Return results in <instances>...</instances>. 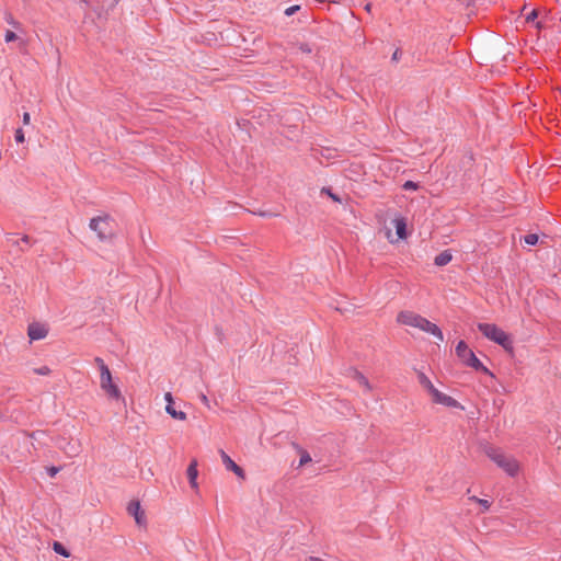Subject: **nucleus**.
<instances>
[{
    "label": "nucleus",
    "instance_id": "1",
    "mask_svg": "<svg viewBox=\"0 0 561 561\" xmlns=\"http://www.w3.org/2000/svg\"><path fill=\"white\" fill-rule=\"evenodd\" d=\"M398 322L404 325L417 328L434 335L438 341L444 340L442 330L433 322L412 311H401L397 318Z\"/></svg>",
    "mask_w": 561,
    "mask_h": 561
},
{
    "label": "nucleus",
    "instance_id": "2",
    "mask_svg": "<svg viewBox=\"0 0 561 561\" xmlns=\"http://www.w3.org/2000/svg\"><path fill=\"white\" fill-rule=\"evenodd\" d=\"M478 330L489 340L501 345L510 354L514 353L513 341L508 334L493 323H478Z\"/></svg>",
    "mask_w": 561,
    "mask_h": 561
},
{
    "label": "nucleus",
    "instance_id": "3",
    "mask_svg": "<svg viewBox=\"0 0 561 561\" xmlns=\"http://www.w3.org/2000/svg\"><path fill=\"white\" fill-rule=\"evenodd\" d=\"M113 224L114 219L110 215H103L92 218L89 227L96 233L100 241H107L115 237Z\"/></svg>",
    "mask_w": 561,
    "mask_h": 561
},
{
    "label": "nucleus",
    "instance_id": "4",
    "mask_svg": "<svg viewBox=\"0 0 561 561\" xmlns=\"http://www.w3.org/2000/svg\"><path fill=\"white\" fill-rule=\"evenodd\" d=\"M486 456L502 468L508 476L515 477L518 472V462L513 457L505 456L500 449L489 446L485 448Z\"/></svg>",
    "mask_w": 561,
    "mask_h": 561
},
{
    "label": "nucleus",
    "instance_id": "5",
    "mask_svg": "<svg viewBox=\"0 0 561 561\" xmlns=\"http://www.w3.org/2000/svg\"><path fill=\"white\" fill-rule=\"evenodd\" d=\"M456 354L466 366L485 375L493 376L492 373L480 362L476 354L468 347L465 341L458 342L456 346Z\"/></svg>",
    "mask_w": 561,
    "mask_h": 561
},
{
    "label": "nucleus",
    "instance_id": "6",
    "mask_svg": "<svg viewBox=\"0 0 561 561\" xmlns=\"http://www.w3.org/2000/svg\"><path fill=\"white\" fill-rule=\"evenodd\" d=\"M100 387L108 399L125 402L119 388L113 382L110 368H102L100 371Z\"/></svg>",
    "mask_w": 561,
    "mask_h": 561
},
{
    "label": "nucleus",
    "instance_id": "7",
    "mask_svg": "<svg viewBox=\"0 0 561 561\" xmlns=\"http://www.w3.org/2000/svg\"><path fill=\"white\" fill-rule=\"evenodd\" d=\"M127 512L129 515L134 516L135 522L139 527H145L147 525L145 511L141 508L139 501H130L127 506Z\"/></svg>",
    "mask_w": 561,
    "mask_h": 561
},
{
    "label": "nucleus",
    "instance_id": "8",
    "mask_svg": "<svg viewBox=\"0 0 561 561\" xmlns=\"http://www.w3.org/2000/svg\"><path fill=\"white\" fill-rule=\"evenodd\" d=\"M220 457L222 460V463L225 465L226 469L228 471H232L238 478L244 480L245 479V472L244 470L238 466L230 457L225 453V450L220 449Z\"/></svg>",
    "mask_w": 561,
    "mask_h": 561
},
{
    "label": "nucleus",
    "instance_id": "9",
    "mask_svg": "<svg viewBox=\"0 0 561 561\" xmlns=\"http://www.w3.org/2000/svg\"><path fill=\"white\" fill-rule=\"evenodd\" d=\"M48 334V330L44 324L34 322L31 323L27 328V335L31 341H37L45 339Z\"/></svg>",
    "mask_w": 561,
    "mask_h": 561
},
{
    "label": "nucleus",
    "instance_id": "10",
    "mask_svg": "<svg viewBox=\"0 0 561 561\" xmlns=\"http://www.w3.org/2000/svg\"><path fill=\"white\" fill-rule=\"evenodd\" d=\"M7 241L11 245L18 247L21 251H25L32 245L31 238L26 234H24L21 239H15L14 233H7Z\"/></svg>",
    "mask_w": 561,
    "mask_h": 561
},
{
    "label": "nucleus",
    "instance_id": "11",
    "mask_svg": "<svg viewBox=\"0 0 561 561\" xmlns=\"http://www.w3.org/2000/svg\"><path fill=\"white\" fill-rule=\"evenodd\" d=\"M186 474H187V479H188L191 488L196 490L198 488V484H197L198 471H197V461L195 459L192 460L191 463L188 465V467L186 469Z\"/></svg>",
    "mask_w": 561,
    "mask_h": 561
},
{
    "label": "nucleus",
    "instance_id": "12",
    "mask_svg": "<svg viewBox=\"0 0 561 561\" xmlns=\"http://www.w3.org/2000/svg\"><path fill=\"white\" fill-rule=\"evenodd\" d=\"M417 380L420 385L427 390V392L432 396L437 388L433 385V382L428 379V377L423 371H416Z\"/></svg>",
    "mask_w": 561,
    "mask_h": 561
},
{
    "label": "nucleus",
    "instance_id": "13",
    "mask_svg": "<svg viewBox=\"0 0 561 561\" xmlns=\"http://www.w3.org/2000/svg\"><path fill=\"white\" fill-rule=\"evenodd\" d=\"M451 252L449 250H445L435 256L434 263L437 266H445L451 261Z\"/></svg>",
    "mask_w": 561,
    "mask_h": 561
},
{
    "label": "nucleus",
    "instance_id": "14",
    "mask_svg": "<svg viewBox=\"0 0 561 561\" xmlns=\"http://www.w3.org/2000/svg\"><path fill=\"white\" fill-rule=\"evenodd\" d=\"M59 447L68 455V456H77L80 453V446L78 443L67 442L65 445H59Z\"/></svg>",
    "mask_w": 561,
    "mask_h": 561
},
{
    "label": "nucleus",
    "instance_id": "15",
    "mask_svg": "<svg viewBox=\"0 0 561 561\" xmlns=\"http://www.w3.org/2000/svg\"><path fill=\"white\" fill-rule=\"evenodd\" d=\"M352 377L360 385L363 386L367 391L371 390V386L368 381V379L358 370L352 369Z\"/></svg>",
    "mask_w": 561,
    "mask_h": 561
},
{
    "label": "nucleus",
    "instance_id": "16",
    "mask_svg": "<svg viewBox=\"0 0 561 561\" xmlns=\"http://www.w3.org/2000/svg\"><path fill=\"white\" fill-rule=\"evenodd\" d=\"M165 411H167V413H168L171 417H173V419H175V420H180V421H184V420H186V413H185V412H183V411H178V410H175V408L173 407V404H167V405H165Z\"/></svg>",
    "mask_w": 561,
    "mask_h": 561
},
{
    "label": "nucleus",
    "instance_id": "17",
    "mask_svg": "<svg viewBox=\"0 0 561 561\" xmlns=\"http://www.w3.org/2000/svg\"><path fill=\"white\" fill-rule=\"evenodd\" d=\"M396 232L400 239L405 238L407 236V225L403 219L396 220Z\"/></svg>",
    "mask_w": 561,
    "mask_h": 561
},
{
    "label": "nucleus",
    "instance_id": "18",
    "mask_svg": "<svg viewBox=\"0 0 561 561\" xmlns=\"http://www.w3.org/2000/svg\"><path fill=\"white\" fill-rule=\"evenodd\" d=\"M53 549L56 553L62 556V557H66L68 558L70 556V552L64 547L62 543H60L59 541H55L53 543Z\"/></svg>",
    "mask_w": 561,
    "mask_h": 561
},
{
    "label": "nucleus",
    "instance_id": "19",
    "mask_svg": "<svg viewBox=\"0 0 561 561\" xmlns=\"http://www.w3.org/2000/svg\"><path fill=\"white\" fill-rule=\"evenodd\" d=\"M440 404L448 407V408H459L460 407V403L456 399H454L453 397L447 396V394L445 396V398Z\"/></svg>",
    "mask_w": 561,
    "mask_h": 561
},
{
    "label": "nucleus",
    "instance_id": "20",
    "mask_svg": "<svg viewBox=\"0 0 561 561\" xmlns=\"http://www.w3.org/2000/svg\"><path fill=\"white\" fill-rule=\"evenodd\" d=\"M538 239H539V238H538V234H536V233H528V234H526V236L523 238L524 242H525L526 244H528V245H535V244H537Z\"/></svg>",
    "mask_w": 561,
    "mask_h": 561
},
{
    "label": "nucleus",
    "instance_id": "21",
    "mask_svg": "<svg viewBox=\"0 0 561 561\" xmlns=\"http://www.w3.org/2000/svg\"><path fill=\"white\" fill-rule=\"evenodd\" d=\"M445 393L440 392L438 389L431 396L432 397V401L434 403H437V404H440L442 401L444 400L445 398Z\"/></svg>",
    "mask_w": 561,
    "mask_h": 561
},
{
    "label": "nucleus",
    "instance_id": "22",
    "mask_svg": "<svg viewBox=\"0 0 561 561\" xmlns=\"http://www.w3.org/2000/svg\"><path fill=\"white\" fill-rule=\"evenodd\" d=\"M310 461H311V457H310L309 453L307 450H301L299 466L301 467Z\"/></svg>",
    "mask_w": 561,
    "mask_h": 561
},
{
    "label": "nucleus",
    "instance_id": "23",
    "mask_svg": "<svg viewBox=\"0 0 561 561\" xmlns=\"http://www.w3.org/2000/svg\"><path fill=\"white\" fill-rule=\"evenodd\" d=\"M33 371L36 374V375H41V376H47L51 373L50 368L48 366H42V367H38V368H34Z\"/></svg>",
    "mask_w": 561,
    "mask_h": 561
},
{
    "label": "nucleus",
    "instance_id": "24",
    "mask_svg": "<svg viewBox=\"0 0 561 561\" xmlns=\"http://www.w3.org/2000/svg\"><path fill=\"white\" fill-rule=\"evenodd\" d=\"M402 188L405 191H415L419 188V184L413 181H407L403 183Z\"/></svg>",
    "mask_w": 561,
    "mask_h": 561
},
{
    "label": "nucleus",
    "instance_id": "25",
    "mask_svg": "<svg viewBox=\"0 0 561 561\" xmlns=\"http://www.w3.org/2000/svg\"><path fill=\"white\" fill-rule=\"evenodd\" d=\"M14 138H15V141L19 142V144L24 142L25 136H24V131H23L22 128H18L15 130Z\"/></svg>",
    "mask_w": 561,
    "mask_h": 561
},
{
    "label": "nucleus",
    "instance_id": "26",
    "mask_svg": "<svg viewBox=\"0 0 561 561\" xmlns=\"http://www.w3.org/2000/svg\"><path fill=\"white\" fill-rule=\"evenodd\" d=\"M252 214L261 216V217H277L279 215L278 213H272V211H266V210L252 211Z\"/></svg>",
    "mask_w": 561,
    "mask_h": 561
},
{
    "label": "nucleus",
    "instance_id": "27",
    "mask_svg": "<svg viewBox=\"0 0 561 561\" xmlns=\"http://www.w3.org/2000/svg\"><path fill=\"white\" fill-rule=\"evenodd\" d=\"M300 10V5L298 4H294V5H290L288 7L286 10H285V15L287 16H291L294 15L296 12H298Z\"/></svg>",
    "mask_w": 561,
    "mask_h": 561
},
{
    "label": "nucleus",
    "instance_id": "28",
    "mask_svg": "<svg viewBox=\"0 0 561 561\" xmlns=\"http://www.w3.org/2000/svg\"><path fill=\"white\" fill-rule=\"evenodd\" d=\"M16 37H18V36H16V34H15L14 32H12V31L8 30V31L5 32V35H4V41H5L7 43H10V42L15 41V39H16Z\"/></svg>",
    "mask_w": 561,
    "mask_h": 561
},
{
    "label": "nucleus",
    "instance_id": "29",
    "mask_svg": "<svg viewBox=\"0 0 561 561\" xmlns=\"http://www.w3.org/2000/svg\"><path fill=\"white\" fill-rule=\"evenodd\" d=\"M60 467H55V466H51V467H48L47 468V472L49 474V477H55L59 471H60Z\"/></svg>",
    "mask_w": 561,
    "mask_h": 561
},
{
    "label": "nucleus",
    "instance_id": "30",
    "mask_svg": "<svg viewBox=\"0 0 561 561\" xmlns=\"http://www.w3.org/2000/svg\"><path fill=\"white\" fill-rule=\"evenodd\" d=\"M472 500L477 501L480 505H482L484 510H489L490 503L488 500L478 499L476 496H473Z\"/></svg>",
    "mask_w": 561,
    "mask_h": 561
},
{
    "label": "nucleus",
    "instance_id": "31",
    "mask_svg": "<svg viewBox=\"0 0 561 561\" xmlns=\"http://www.w3.org/2000/svg\"><path fill=\"white\" fill-rule=\"evenodd\" d=\"M94 363L98 365L100 371L102 368H108V366L104 363V360L101 357H95Z\"/></svg>",
    "mask_w": 561,
    "mask_h": 561
},
{
    "label": "nucleus",
    "instance_id": "32",
    "mask_svg": "<svg viewBox=\"0 0 561 561\" xmlns=\"http://www.w3.org/2000/svg\"><path fill=\"white\" fill-rule=\"evenodd\" d=\"M5 21H7L9 24H11L13 27H15V28L20 26V23H19V22H16V21L13 19V16H12L11 14H8V15L5 16Z\"/></svg>",
    "mask_w": 561,
    "mask_h": 561
},
{
    "label": "nucleus",
    "instance_id": "33",
    "mask_svg": "<svg viewBox=\"0 0 561 561\" xmlns=\"http://www.w3.org/2000/svg\"><path fill=\"white\" fill-rule=\"evenodd\" d=\"M198 397L203 404H205L207 408H210L209 400L205 393L201 392Z\"/></svg>",
    "mask_w": 561,
    "mask_h": 561
},
{
    "label": "nucleus",
    "instance_id": "34",
    "mask_svg": "<svg viewBox=\"0 0 561 561\" xmlns=\"http://www.w3.org/2000/svg\"><path fill=\"white\" fill-rule=\"evenodd\" d=\"M538 16V13L536 10H533L527 16H526V21L527 22H533L537 19Z\"/></svg>",
    "mask_w": 561,
    "mask_h": 561
},
{
    "label": "nucleus",
    "instance_id": "35",
    "mask_svg": "<svg viewBox=\"0 0 561 561\" xmlns=\"http://www.w3.org/2000/svg\"><path fill=\"white\" fill-rule=\"evenodd\" d=\"M299 49L302 51V53H306V54H310L311 53V48L309 47L308 44H300L299 46Z\"/></svg>",
    "mask_w": 561,
    "mask_h": 561
},
{
    "label": "nucleus",
    "instance_id": "36",
    "mask_svg": "<svg viewBox=\"0 0 561 561\" xmlns=\"http://www.w3.org/2000/svg\"><path fill=\"white\" fill-rule=\"evenodd\" d=\"M41 435H44V432H41V431H36V432H32L28 434V437L33 438V439H37V436H41Z\"/></svg>",
    "mask_w": 561,
    "mask_h": 561
},
{
    "label": "nucleus",
    "instance_id": "37",
    "mask_svg": "<svg viewBox=\"0 0 561 561\" xmlns=\"http://www.w3.org/2000/svg\"><path fill=\"white\" fill-rule=\"evenodd\" d=\"M30 119H31L30 113L25 112L23 114V124L24 125H28L30 124Z\"/></svg>",
    "mask_w": 561,
    "mask_h": 561
},
{
    "label": "nucleus",
    "instance_id": "38",
    "mask_svg": "<svg viewBox=\"0 0 561 561\" xmlns=\"http://www.w3.org/2000/svg\"><path fill=\"white\" fill-rule=\"evenodd\" d=\"M164 399L168 402V404H173V398H172V394L170 392L165 393Z\"/></svg>",
    "mask_w": 561,
    "mask_h": 561
},
{
    "label": "nucleus",
    "instance_id": "39",
    "mask_svg": "<svg viewBox=\"0 0 561 561\" xmlns=\"http://www.w3.org/2000/svg\"><path fill=\"white\" fill-rule=\"evenodd\" d=\"M327 193L331 196L332 199L340 202V198L335 194L331 193L330 190H327Z\"/></svg>",
    "mask_w": 561,
    "mask_h": 561
},
{
    "label": "nucleus",
    "instance_id": "40",
    "mask_svg": "<svg viewBox=\"0 0 561 561\" xmlns=\"http://www.w3.org/2000/svg\"><path fill=\"white\" fill-rule=\"evenodd\" d=\"M399 59V50L397 49L393 55H392V60H398Z\"/></svg>",
    "mask_w": 561,
    "mask_h": 561
},
{
    "label": "nucleus",
    "instance_id": "41",
    "mask_svg": "<svg viewBox=\"0 0 561 561\" xmlns=\"http://www.w3.org/2000/svg\"><path fill=\"white\" fill-rule=\"evenodd\" d=\"M119 0H111L110 7L113 8Z\"/></svg>",
    "mask_w": 561,
    "mask_h": 561
},
{
    "label": "nucleus",
    "instance_id": "42",
    "mask_svg": "<svg viewBox=\"0 0 561 561\" xmlns=\"http://www.w3.org/2000/svg\"><path fill=\"white\" fill-rule=\"evenodd\" d=\"M370 9H371V3H367V4L365 5V10L369 12V11H370Z\"/></svg>",
    "mask_w": 561,
    "mask_h": 561
},
{
    "label": "nucleus",
    "instance_id": "43",
    "mask_svg": "<svg viewBox=\"0 0 561 561\" xmlns=\"http://www.w3.org/2000/svg\"><path fill=\"white\" fill-rule=\"evenodd\" d=\"M330 2H333V3H340L342 0H329Z\"/></svg>",
    "mask_w": 561,
    "mask_h": 561
}]
</instances>
